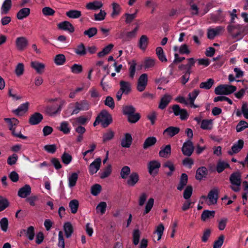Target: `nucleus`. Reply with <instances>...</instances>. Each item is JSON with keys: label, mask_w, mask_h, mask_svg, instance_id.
Here are the masks:
<instances>
[{"label": "nucleus", "mask_w": 248, "mask_h": 248, "mask_svg": "<svg viewBox=\"0 0 248 248\" xmlns=\"http://www.w3.org/2000/svg\"><path fill=\"white\" fill-rule=\"evenodd\" d=\"M89 108V103L85 100L70 103L68 106L65 114L68 116L78 114L81 110H87Z\"/></svg>", "instance_id": "nucleus-1"}, {"label": "nucleus", "mask_w": 248, "mask_h": 248, "mask_svg": "<svg viewBox=\"0 0 248 248\" xmlns=\"http://www.w3.org/2000/svg\"><path fill=\"white\" fill-rule=\"evenodd\" d=\"M218 199V190L214 188L208 193V196H202L201 197L200 202L203 204L206 203L208 205L215 204Z\"/></svg>", "instance_id": "nucleus-2"}, {"label": "nucleus", "mask_w": 248, "mask_h": 248, "mask_svg": "<svg viewBox=\"0 0 248 248\" xmlns=\"http://www.w3.org/2000/svg\"><path fill=\"white\" fill-rule=\"evenodd\" d=\"M4 121L8 124L9 129L12 131V135L22 139H26L27 137L23 135L21 132H16V126L18 124L19 121L16 118H5Z\"/></svg>", "instance_id": "nucleus-3"}, {"label": "nucleus", "mask_w": 248, "mask_h": 248, "mask_svg": "<svg viewBox=\"0 0 248 248\" xmlns=\"http://www.w3.org/2000/svg\"><path fill=\"white\" fill-rule=\"evenodd\" d=\"M236 90L235 86L223 84L217 86L215 89V93L217 95H228Z\"/></svg>", "instance_id": "nucleus-4"}, {"label": "nucleus", "mask_w": 248, "mask_h": 248, "mask_svg": "<svg viewBox=\"0 0 248 248\" xmlns=\"http://www.w3.org/2000/svg\"><path fill=\"white\" fill-rule=\"evenodd\" d=\"M65 104V101L64 100H61L59 103L48 105L46 107V112L50 116H55L60 113L63 106Z\"/></svg>", "instance_id": "nucleus-5"}, {"label": "nucleus", "mask_w": 248, "mask_h": 248, "mask_svg": "<svg viewBox=\"0 0 248 248\" xmlns=\"http://www.w3.org/2000/svg\"><path fill=\"white\" fill-rule=\"evenodd\" d=\"M230 181L232 184L231 186L232 190L238 192L240 189L241 184V174L239 172H235L231 174Z\"/></svg>", "instance_id": "nucleus-6"}, {"label": "nucleus", "mask_w": 248, "mask_h": 248, "mask_svg": "<svg viewBox=\"0 0 248 248\" xmlns=\"http://www.w3.org/2000/svg\"><path fill=\"white\" fill-rule=\"evenodd\" d=\"M97 117L104 127L108 126L112 122L111 115L105 110H103Z\"/></svg>", "instance_id": "nucleus-7"}, {"label": "nucleus", "mask_w": 248, "mask_h": 248, "mask_svg": "<svg viewBox=\"0 0 248 248\" xmlns=\"http://www.w3.org/2000/svg\"><path fill=\"white\" fill-rule=\"evenodd\" d=\"M148 75L147 74H141L138 80L137 89L139 92L143 91L147 85Z\"/></svg>", "instance_id": "nucleus-8"}, {"label": "nucleus", "mask_w": 248, "mask_h": 248, "mask_svg": "<svg viewBox=\"0 0 248 248\" xmlns=\"http://www.w3.org/2000/svg\"><path fill=\"white\" fill-rule=\"evenodd\" d=\"M31 66L36 71L37 73L39 74H42L45 72L46 67V64L44 63L40 62L38 61L31 62Z\"/></svg>", "instance_id": "nucleus-9"}, {"label": "nucleus", "mask_w": 248, "mask_h": 248, "mask_svg": "<svg viewBox=\"0 0 248 248\" xmlns=\"http://www.w3.org/2000/svg\"><path fill=\"white\" fill-rule=\"evenodd\" d=\"M16 46L17 50L23 51L28 45V41L25 37H19L16 40Z\"/></svg>", "instance_id": "nucleus-10"}, {"label": "nucleus", "mask_w": 248, "mask_h": 248, "mask_svg": "<svg viewBox=\"0 0 248 248\" xmlns=\"http://www.w3.org/2000/svg\"><path fill=\"white\" fill-rule=\"evenodd\" d=\"M101 159L98 157L96 158L89 166V172L91 175L96 173L100 169Z\"/></svg>", "instance_id": "nucleus-11"}, {"label": "nucleus", "mask_w": 248, "mask_h": 248, "mask_svg": "<svg viewBox=\"0 0 248 248\" xmlns=\"http://www.w3.org/2000/svg\"><path fill=\"white\" fill-rule=\"evenodd\" d=\"M194 150L193 144L190 140L185 142L182 148L183 154L186 156H190Z\"/></svg>", "instance_id": "nucleus-12"}, {"label": "nucleus", "mask_w": 248, "mask_h": 248, "mask_svg": "<svg viewBox=\"0 0 248 248\" xmlns=\"http://www.w3.org/2000/svg\"><path fill=\"white\" fill-rule=\"evenodd\" d=\"M240 26H234L232 25H229L228 26L227 29L229 32L231 34L233 38H241V32L240 31Z\"/></svg>", "instance_id": "nucleus-13"}, {"label": "nucleus", "mask_w": 248, "mask_h": 248, "mask_svg": "<svg viewBox=\"0 0 248 248\" xmlns=\"http://www.w3.org/2000/svg\"><path fill=\"white\" fill-rule=\"evenodd\" d=\"M224 30V27L222 26H217L215 28H210L208 30L207 36L210 39H213L215 37Z\"/></svg>", "instance_id": "nucleus-14"}, {"label": "nucleus", "mask_w": 248, "mask_h": 248, "mask_svg": "<svg viewBox=\"0 0 248 248\" xmlns=\"http://www.w3.org/2000/svg\"><path fill=\"white\" fill-rule=\"evenodd\" d=\"M173 111L176 116L179 115L182 120H185L187 118L188 114L185 109L181 108L178 105H175L172 107Z\"/></svg>", "instance_id": "nucleus-15"}, {"label": "nucleus", "mask_w": 248, "mask_h": 248, "mask_svg": "<svg viewBox=\"0 0 248 248\" xmlns=\"http://www.w3.org/2000/svg\"><path fill=\"white\" fill-rule=\"evenodd\" d=\"M160 163L157 160H152L148 164L149 173L151 174H155L157 173V170L160 168Z\"/></svg>", "instance_id": "nucleus-16"}, {"label": "nucleus", "mask_w": 248, "mask_h": 248, "mask_svg": "<svg viewBox=\"0 0 248 248\" xmlns=\"http://www.w3.org/2000/svg\"><path fill=\"white\" fill-rule=\"evenodd\" d=\"M244 141L242 140H239L232 145L231 150L228 152V154L230 155H232L234 154L238 153L242 149Z\"/></svg>", "instance_id": "nucleus-17"}, {"label": "nucleus", "mask_w": 248, "mask_h": 248, "mask_svg": "<svg viewBox=\"0 0 248 248\" xmlns=\"http://www.w3.org/2000/svg\"><path fill=\"white\" fill-rule=\"evenodd\" d=\"M31 193V187L29 185H26L19 189L17 195L20 198H25L30 195Z\"/></svg>", "instance_id": "nucleus-18"}, {"label": "nucleus", "mask_w": 248, "mask_h": 248, "mask_svg": "<svg viewBox=\"0 0 248 248\" xmlns=\"http://www.w3.org/2000/svg\"><path fill=\"white\" fill-rule=\"evenodd\" d=\"M43 115L38 112L34 113L30 116L29 123L31 125L38 124L43 119Z\"/></svg>", "instance_id": "nucleus-19"}, {"label": "nucleus", "mask_w": 248, "mask_h": 248, "mask_svg": "<svg viewBox=\"0 0 248 248\" xmlns=\"http://www.w3.org/2000/svg\"><path fill=\"white\" fill-rule=\"evenodd\" d=\"M139 176L136 172L132 173L127 180V184L129 186H134L139 181Z\"/></svg>", "instance_id": "nucleus-20"}, {"label": "nucleus", "mask_w": 248, "mask_h": 248, "mask_svg": "<svg viewBox=\"0 0 248 248\" xmlns=\"http://www.w3.org/2000/svg\"><path fill=\"white\" fill-rule=\"evenodd\" d=\"M58 27L60 29L67 31L69 32L74 31V28L73 26L68 21H63L58 24Z\"/></svg>", "instance_id": "nucleus-21"}, {"label": "nucleus", "mask_w": 248, "mask_h": 248, "mask_svg": "<svg viewBox=\"0 0 248 248\" xmlns=\"http://www.w3.org/2000/svg\"><path fill=\"white\" fill-rule=\"evenodd\" d=\"M120 90L124 93V94H127L130 92L131 85L130 82L122 80L120 82Z\"/></svg>", "instance_id": "nucleus-22"}, {"label": "nucleus", "mask_w": 248, "mask_h": 248, "mask_svg": "<svg viewBox=\"0 0 248 248\" xmlns=\"http://www.w3.org/2000/svg\"><path fill=\"white\" fill-rule=\"evenodd\" d=\"M149 43V38L145 35H142L140 37L138 46L139 48L142 50H145Z\"/></svg>", "instance_id": "nucleus-23"}, {"label": "nucleus", "mask_w": 248, "mask_h": 248, "mask_svg": "<svg viewBox=\"0 0 248 248\" xmlns=\"http://www.w3.org/2000/svg\"><path fill=\"white\" fill-rule=\"evenodd\" d=\"M171 98V96L170 95H164L161 99L158 108L161 109H164L170 102Z\"/></svg>", "instance_id": "nucleus-24"}, {"label": "nucleus", "mask_w": 248, "mask_h": 248, "mask_svg": "<svg viewBox=\"0 0 248 248\" xmlns=\"http://www.w3.org/2000/svg\"><path fill=\"white\" fill-rule=\"evenodd\" d=\"M103 6V3L100 1L95 0L89 2L86 5V8L88 10H96L99 9Z\"/></svg>", "instance_id": "nucleus-25"}, {"label": "nucleus", "mask_w": 248, "mask_h": 248, "mask_svg": "<svg viewBox=\"0 0 248 248\" xmlns=\"http://www.w3.org/2000/svg\"><path fill=\"white\" fill-rule=\"evenodd\" d=\"M132 137L129 133H126L124 137L122 139L121 145L124 148H128L132 143Z\"/></svg>", "instance_id": "nucleus-26"}, {"label": "nucleus", "mask_w": 248, "mask_h": 248, "mask_svg": "<svg viewBox=\"0 0 248 248\" xmlns=\"http://www.w3.org/2000/svg\"><path fill=\"white\" fill-rule=\"evenodd\" d=\"M156 138L155 137H149L147 138L144 141L143 144V148L146 150L149 147L154 146L156 142Z\"/></svg>", "instance_id": "nucleus-27"}, {"label": "nucleus", "mask_w": 248, "mask_h": 248, "mask_svg": "<svg viewBox=\"0 0 248 248\" xmlns=\"http://www.w3.org/2000/svg\"><path fill=\"white\" fill-rule=\"evenodd\" d=\"M156 60L155 59L148 57L144 60L143 62L144 67L145 69H151L155 67L156 63Z\"/></svg>", "instance_id": "nucleus-28"}, {"label": "nucleus", "mask_w": 248, "mask_h": 248, "mask_svg": "<svg viewBox=\"0 0 248 248\" xmlns=\"http://www.w3.org/2000/svg\"><path fill=\"white\" fill-rule=\"evenodd\" d=\"M171 153V147L170 145H167L164 147L161 148L159 152V155L160 157L167 158Z\"/></svg>", "instance_id": "nucleus-29"}, {"label": "nucleus", "mask_w": 248, "mask_h": 248, "mask_svg": "<svg viewBox=\"0 0 248 248\" xmlns=\"http://www.w3.org/2000/svg\"><path fill=\"white\" fill-rule=\"evenodd\" d=\"M78 179V174L76 172H73L68 176V186L72 187L76 186Z\"/></svg>", "instance_id": "nucleus-30"}, {"label": "nucleus", "mask_w": 248, "mask_h": 248, "mask_svg": "<svg viewBox=\"0 0 248 248\" xmlns=\"http://www.w3.org/2000/svg\"><path fill=\"white\" fill-rule=\"evenodd\" d=\"M207 174V170L204 167L199 168L196 171V178L197 180H201L206 177Z\"/></svg>", "instance_id": "nucleus-31"}, {"label": "nucleus", "mask_w": 248, "mask_h": 248, "mask_svg": "<svg viewBox=\"0 0 248 248\" xmlns=\"http://www.w3.org/2000/svg\"><path fill=\"white\" fill-rule=\"evenodd\" d=\"M29 107V103H25L21 104L17 109L14 110L13 112L17 115H21L26 112Z\"/></svg>", "instance_id": "nucleus-32"}, {"label": "nucleus", "mask_w": 248, "mask_h": 248, "mask_svg": "<svg viewBox=\"0 0 248 248\" xmlns=\"http://www.w3.org/2000/svg\"><path fill=\"white\" fill-rule=\"evenodd\" d=\"M187 180V175L186 173H183L181 176L179 183L177 186V189L180 191L183 190L184 187L186 185Z\"/></svg>", "instance_id": "nucleus-33"}, {"label": "nucleus", "mask_w": 248, "mask_h": 248, "mask_svg": "<svg viewBox=\"0 0 248 248\" xmlns=\"http://www.w3.org/2000/svg\"><path fill=\"white\" fill-rule=\"evenodd\" d=\"M112 12L111 14V16L115 18L120 15L121 12V7L120 5L116 2L112 3Z\"/></svg>", "instance_id": "nucleus-34"}, {"label": "nucleus", "mask_w": 248, "mask_h": 248, "mask_svg": "<svg viewBox=\"0 0 248 248\" xmlns=\"http://www.w3.org/2000/svg\"><path fill=\"white\" fill-rule=\"evenodd\" d=\"M173 50L175 52L178 51V52L182 54H188L190 52L188 46L186 44H183L180 47L174 46L173 47Z\"/></svg>", "instance_id": "nucleus-35"}, {"label": "nucleus", "mask_w": 248, "mask_h": 248, "mask_svg": "<svg viewBox=\"0 0 248 248\" xmlns=\"http://www.w3.org/2000/svg\"><path fill=\"white\" fill-rule=\"evenodd\" d=\"M63 230L67 238L70 237L73 232V228L71 223L69 222H65L63 225Z\"/></svg>", "instance_id": "nucleus-36"}, {"label": "nucleus", "mask_w": 248, "mask_h": 248, "mask_svg": "<svg viewBox=\"0 0 248 248\" xmlns=\"http://www.w3.org/2000/svg\"><path fill=\"white\" fill-rule=\"evenodd\" d=\"M30 14V9L28 8H24L19 10L17 14V18L22 20L27 17Z\"/></svg>", "instance_id": "nucleus-37"}, {"label": "nucleus", "mask_w": 248, "mask_h": 248, "mask_svg": "<svg viewBox=\"0 0 248 248\" xmlns=\"http://www.w3.org/2000/svg\"><path fill=\"white\" fill-rule=\"evenodd\" d=\"M179 131L180 129L178 127L170 126L164 130V133H167L169 137H172L178 134Z\"/></svg>", "instance_id": "nucleus-38"}, {"label": "nucleus", "mask_w": 248, "mask_h": 248, "mask_svg": "<svg viewBox=\"0 0 248 248\" xmlns=\"http://www.w3.org/2000/svg\"><path fill=\"white\" fill-rule=\"evenodd\" d=\"M75 52L79 56H84L87 53V50L83 44L80 43L74 49Z\"/></svg>", "instance_id": "nucleus-39"}, {"label": "nucleus", "mask_w": 248, "mask_h": 248, "mask_svg": "<svg viewBox=\"0 0 248 248\" xmlns=\"http://www.w3.org/2000/svg\"><path fill=\"white\" fill-rule=\"evenodd\" d=\"M154 199L152 198H150L146 203L145 209L143 212V215H145L150 212L154 206Z\"/></svg>", "instance_id": "nucleus-40"}, {"label": "nucleus", "mask_w": 248, "mask_h": 248, "mask_svg": "<svg viewBox=\"0 0 248 248\" xmlns=\"http://www.w3.org/2000/svg\"><path fill=\"white\" fill-rule=\"evenodd\" d=\"M54 61L57 65H62L66 61L65 57L62 54H58L55 57Z\"/></svg>", "instance_id": "nucleus-41"}, {"label": "nucleus", "mask_w": 248, "mask_h": 248, "mask_svg": "<svg viewBox=\"0 0 248 248\" xmlns=\"http://www.w3.org/2000/svg\"><path fill=\"white\" fill-rule=\"evenodd\" d=\"M12 5L11 0H5L1 6V13L2 14H6L11 8Z\"/></svg>", "instance_id": "nucleus-42"}, {"label": "nucleus", "mask_w": 248, "mask_h": 248, "mask_svg": "<svg viewBox=\"0 0 248 248\" xmlns=\"http://www.w3.org/2000/svg\"><path fill=\"white\" fill-rule=\"evenodd\" d=\"M66 15L71 18H78L81 16V12L76 10H71L66 13Z\"/></svg>", "instance_id": "nucleus-43"}, {"label": "nucleus", "mask_w": 248, "mask_h": 248, "mask_svg": "<svg viewBox=\"0 0 248 248\" xmlns=\"http://www.w3.org/2000/svg\"><path fill=\"white\" fill-rule=\"evenodd\" d=\"M215 213L214 211L204 210L201 215V219L203 221H206L209 218L214 217Z\"/></svg>", "instance_id": "nucleus-44"}, {"label": "nucleus", "mask_w": 248, "mask_h": 248, "mask_svg": "<svg viewBox=\"0 0 248 248\" xmlns=\"http://www.w3.org/2000/svg\"><path fill=\"white\" fill-rule=\"evenodd\" d=\"M213 126V120H203L201 123V127L203 129H211Z\"/></svg>", "instance_id": "nucleus-45"}, {"label": "nucleus", "mask_w": 248, "mask_h": 248, "mask_svg": "<svg viewBox=\"0 0 248 248\" xmlns=\"http://www.w3.org/2000/svg\"><path fill=\"white\" fill-rule=\"evenodd\" d=\"M107 206V205L106 202H100L96 207L97 213L100 214L101 215L104 214L106 211Z\"/></svg>", "instance_id": "nucleus-46"}, {"label": "nucleus", "mask_w": 248, "mask_h": 248, "mask_svg": "<svg viewBox=\"0 0 248 248\" xmlns=\"http://www.w3.org/2000/svg\"><path fill=\"white\" fill-rule=\"evenodd\" d=\"M163 167L164 168H167L169 169L170 171L167 172V175L168 176L171 175L172 174V172L175 170V167H174L173 163L170 161H167L165 162L163 164Z\"/></svg>", "instance_id": "nucleus-47"}, {"label": "nucleus", "mask_w": 248, "mask_h": 248, "mask_svg": "<svg viewBox=\"0 0 248 248\" xmlns=\"http://www.w3.org/2000/svg\"><path fill=\"white\" fill-rule=\"evenodd\" d=\"M156 54L160 61L166 62L167 59L164 54L163 49L161 47H157L156 48Z\"/></svg>", "instance_id": "nucleus-48"}, {"label": "nucleus", "mask_w": 248, "mask_h": 248, "mask_svg": "<svg viewBox=\"0 0 248 248\" xmlns=\"http://www.w3.org/2000/svg\"><path fill=\"white\" fill-rule=\"evenodd\" d=\"M111 166L110 165H108L102 172H100V177L102 179L108 177L111 173Z\"/></svg>", "instance_id": "nucleus-49"}, {"label": "nucleus", "mask_w": 248, "mask_h": 248, "mask_svg": "<svg viewBox=\"0 0 248 248\" xmlns=\"http://www.w3.org/2000/svg\"><path fill=\"white\" fill-rule=\"evenodd\" d=\"M59 129L65 134H68L70 131L68 123L65 121L62 122Z\"/></svg>", "instance_id": "nucleus-50"}, {"label": "nucleus", "mask_w": 248, "mask_h": 248, "mask_svg": "<svg viewBox=\"0 0 248 248\" xmlns=\"http://www.w3.org/2000/svg\"><path fill=\"white\" fill-rule=\"evenodd\" d=\"M78 202L77 200H73L70 202L69 206L70 208L71 212L73 214H75L78 211Z\"/></svg>", "instance_id": "nucleus-51"}, {"label": "nucleus", "mask_w": 248, "mask_h": 248, "mask_svg": "<svg viewBox=\"0 0 248 248\" xmlns=\"http://www.w3.org/2000/svg\"><path fill=\"white\" fill-rule=\"evenodd\" d=\"M164 227L162 223L159 224L156 227L155 234L157 235V240L159 241L160 240L162 235L163 233Z\"/></svg>", "instance_id": "nucleus-52"}, {"label": "nucleus", "mask_w": 248, "mask_h": 248, "mask_svg": "<svg viewBox=\"0 0 248 248\" xmlns=\"http://www.w3.org/2000/svg\"><path fill=\"white\" fill-rule=\"evenodd\" d=\"M113 46H114L113 44H109L108 46L105 47L101 51L99 52L98 53V56L99 57H102L108 54L110 52Z\"/></svg>", "instance_id": "nucleus-53"}, {"label": "nucleus", "mask_w": 248, "mask_h": 248, "mask_svg": "<svg viewBox=\"0 0 248 248\" xmlns=\"http://www.w3.org/2000/svg\"><path fill=\"white\" fill-rule=\"evenodd\" d=\"M214 83V80L212 78H209L206 81L202 82L200 85V87L202 89L208 90L212 87Z\"/></svg>", "instance_id": "nucleus-54"}, {"label": "nucleus", "mask_w": 248, "mask_h": 248, "mask_svg": "<svg viewBox=\"0 0 248 248\" xmlns=\"http://www.w3.org/2000/svg\"><path fill=\"white\" fill-rule=\"evenodd\" d=\"M61 159L64 164L68 165L71 163L72 157L70 154L65 152L62 155Z\"/></svg>", "instance_id": "nucleus-55"}, {"label": "nucleus", "mask_w": 248, "mask_h": 248, "mask_svg": "<svg viewBox=\"0 0 248 248\" xmlns=\"http://www.w3.org/2000/svg\"><path fill=\"white\" fill-rule=\"evenodd\" d=\"M135 108L132 106H125L123 108V112L124 114L127 116L134 113Z\"/></svg>", "instance_id": "nucleus-56"}, {"label": "nucleus", "mask_w": 248, "mask_h": 248, "mask_svg": "<svg viewBox=\"0 0 248 248\" xmlns=\"http://www.w3.org/2000/svg\"><path fill=\"white\" fill-rule=\"evenodd\" d=\"M140 236V232L139 230H135L133 232V243L135 245H137L139 243Z\"/></svg>", "instance_id": "nucleus-57"}, {"label": "nucleus", "mask_w": 248, "mask_h": 248, "mask_svg": "<svg viewBox=\"0 0 248 248\" xmlns=\"http://www.w3.org/2000/svg\"><path fill=\"white\" fill-rule=\"evenodd\" d=\"M192 191L193 188L192 186H187L184 192V198L186 200H188L192 195Z\"/></svg>", "instance_id": "nucleus-58"}, {"label": "nucleus", "mask_w": 248, "mask_h": 248, "mask_svg": "<svg viewBox=\"0 0 248 248\" xmlns=\"http://www.w3.org/2000/svg\"><path fill=\"white\" fill-rule=\"evenodd\" d=\"M128 121L131 123H135L140 119V115L139 113L135 112L127 117Z\"/></svg>", "instance_id": "nucleus-59"}, {"label": "nucleus", "mask_w": 248, "mask_h": 248, "mask_svg": "<svg viewBox=\"0 0 248 248\" xmlns=\"http://www.w3.org/2000/svg\"><path fill=\"white\" fill-rule=\"evenodd\" d=\"M148 198V194L145 192L141 193L138 199V204L139 206H142L145 203Z\"/></svg>", "instance_id": "nucleus-60"}, {"label": "nucleus", "mask_w": 248, "mask_h": 248, "mask_svg": "<svg viewBox=\"0 0 248 248\" xmlns=\"http://www.w3.org/2000/svg\"><path fill=\"white\" fill-rule=\"evenodd\" d=\"M229 167V164L223 161H219L217 166V170L218 172H222L225 168Z\"/></svg>", "instance_id": "nucleus-61"}, {"label": "nucleus", "mask_w": 248, "mask_h": 248, "mask_svg": "<svg viewBox=\"0 0 248 248\" xmlns=\"http://www.w3.org/2000/svg\"><path fill=\"white\" fill-rule=\"evenodd\" d=\"M114 137V132L111 130H108L104 133L103 136V140L104 142L111 140Z\"/></svg>", "instance_id": "nucleus-62"}, {"label": "nucleus", "mask_w": 248, "mask_h": 248, "mask_svg": "<svg viewBox=\"0 0 248 248\" xmlns=\"http://www.w3.org/2000/svg\"><path fill=\"white\" fill-rule=\"evenodd\" d=\"M248 127V124L245 121H241L237 125L236 129L237 132H239Z\"/></svg>", "instance_id": "nucleus-63"}, {"label": "nucleus", "mask_w": 248, "mask_h": 248, "mask_svg": "<svg viewBox=\"0 0 248 248\" xmlns=\"http://www.w3.org/2000/svg\"><path fill=\"white\" fill-rule=\"evenodd\" d=\"M224 239V236L221 235L219 236L218 239L214 242L213 248H220L222 246Z\"/></svg>", "instance_id": "nucleus-64"}]
</instances>
